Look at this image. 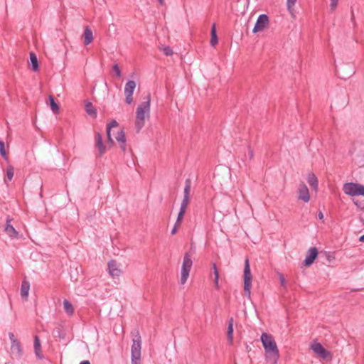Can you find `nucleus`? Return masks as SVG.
Masks as SVG:
<instances>
[{
    "instance_id": "obj_1",
    "label": "nucleus",
    "mask_w": 364,
    "mask_h": 364,
    "mask_svg": "<svg viewBox=\"0 0 364 364\" xmlns=\"http://www.w3.org/2000/svg\"><path fill=\"white\" fill-rule=\"evenodd\" d=\"M260 339L265 351L267 360L271 364H277L279 351L274 337L271 334L263 333Z\"/></svg>"
},
{
    "instance_id": "obj_2",
    "label": "nucleus",
    "mask_w": 364,
    "mask_h": 364,
    "mask_svg": "<svg viewBox=\"0 0 364 364\" xmlns=\"http://www.w3.org/2000/svg\"><path fill=\"white\" fill-rule=\"evenodd\" d=\"M151 97L148 95L146 101L140 103L136 110L135 129L139 132L145 124V119L150 117Z\"/></svg>"
},
{
    "instance_id": "obj_3",
    "label": "nucleus",
    "mask_w": 364,
    "mask_h": 364,
    "mask_svg": "<svg viewBox=\"0 0 364 364\" xmlns=\"http://www.w3.org/2000/svg\"><path fill=\"white\" fill-rule=\"evenodd\" d=\"M141 339L139 332H136L132 340L131 348L132 364H140L141 361Z\"/></svg>"
},
{
    "instance_id": "obj_4",
    "label": "nucleus",
    "mask_w": 364,
    "mask_h": 364,
    "mask_svg": "<svg viewBox=\"0 0 364 364\" xmlns=\"http://www.w3.org/2000/svg\"><path fill=\"white\" fill-rule=\"evenodd\" d=\"M193 265V261L191 259V255L188 253H185L183 259V264L181 269V279L180 283L181 284H184L188 277L189 273Z\"/></svg>"
},
{
    "instance_id": "obj_5",
    "label": "nucleus",
    "mask_w": 364,
    "mask_h": 364,
    "mask_svg": "<svg viewBox=\"0 0 364 364\" xmlns=\"http://www.w3.org/2000/svg\"><path fill=\"white\" fill-rule=\"evenodd\" d=\"M11 341V355L16 359H21L23 355V350L19 341L15 337L12 332L9 333Z\"/></svg>"
},
{
    "instance_id": "obj_6",
    "label": "nucleus",
    "mask_w": 364,
    "mask_h": 364,
    "mask_svg": "<svg viewBox=\"0 0 364 364\" xmlns=\"http://www.w3.org/2000/svg\"><path fill=\"white\" fill-rule=\"evenodd\" d=\"M343 191L346 195L350 196H364V186L358 183H346Z\"/></svg>"
},
{
    "instance_id": "obj_7",
    "label": "nucleus",
    "mask_w": 364,
    "mask_h": 364,
    "mask_svg": "<svg viewBox=\"0 0 364 364\" xmlns=\"http://www.w3.org/2000/svg\"><path fill=\"white\" fill-rule=\"evenodd\" d=\"M252 280V277L249 259L247 258L245 262L244 267V291L247 297H250L251 295Z\"/></svg>"
},
{
    "instance_id": "obj_8",
    "label": "nucleus",
    "mask_w": 364,
    "mask_h": 364,
    "mask_svg": "<svg viewBox=\"0 0 364 364\" xmlns=\"http://www.w3.org/2000/svg\"><path fill=\"white\" fill-rule=\"evenodd\" d=\"M191 182L190 179H186L185 182V187H184V191H183V198L182 200V202L181 203V208L180 209L186 210L187 207L190 202V191H191Z\"/></svg>"
},
{
    "instance_id": "obj_9",
    "label": "nucleus",
    "mask_w": 364,
    "mask_h": 364,
    "mask_svg": "<svg viewBox=\"0 0 364 364\" xmlns=\"http://www.w3.org/2000/svg\"><path fill=\"white\" fill-rule=\"evenodd\" d=\"M136 87V82L134 80H129L124 87L125 102L130 105L133 102V92Z\"/></svg>"
},
{
    "instance_id": "obj_10",
    "label": "nucleus",
    "mask_w": 364,
    "mask_h": 364,
    "mask_svg": "<svg viewBox=\"0 0 364 364\" xmlns=\"http://www.w3.org/2000/svg\"><path fill=\"white\" fill-rule=\"evenodd\" d=\"M269 24V18L266 14H261L257 18L253 28V32L257 33L263 31Z\"/></svg>"
},
{
    "instance_id": "obj_11",
    "label": "nucleus",
    "mask_w": 364,
    "mask_h": 364,
    "mask_svg": "<svg viewBox=\"0 0 364 364\" xmlns=\"http://www.w3.org/2000/svg\"><path fill=\"white\" fill-rule=\"evenodd\" d=\"M107 269L109 274L113 279L118 278L122 274V270L119 268L115 260H110L107 264Z\"/></svg>"
},
{
    "instance_id": "obj_12",
    "label": "nucleus",
    "mask_w": 364,
    "mask_h": 364,
    "mask_svg": "<svg viewBox=\"0 0 364 364\" xmlns=\"http://www.w3.org/2000/svg\"><path fill=\"white\" fill-rule=\"evenodd\" d=\"M298 193H299V196H298L299 200H303L305 203H307L309 201V200H310L309 191L307 186L304 183H302L299 185V189H298Z\"/></svg>"
},
{
    "instance_id": "obj_13",
    "label": "nucleus",
    "mask_w": 364,
    "mask_h": 364,
    "mask_svg": "<svg viewBox=\"0 0 364 364\" xmlns=\"http://www.w3.org/2000/svg\"><path fill=\"white\" fill-rule=\"evenodd\" d=\"M311 349L315 353L318 355L323 359H326L329 356V352L326 350L319 343H315L311 346Z\"/></svg>"
},
{
    "instance_id": "obj_14",
    "label": "nucleus",
    "mask_w": 364,
    "mask_h": 364,
    "mask_svg": "<svg viewBox=\"0 0 364 364\" xmlns=\"http://www.w3.org/2000/svg\"><path fill=\"white\" fill-rule=\"evenodd\" d=\"M11 219L8 218L6 219V225L4 231L11 238H19V233L10 224Z\"/></svg>"
},
{
    "instance_id": "obj_15",
    "label": "nucleus",
    "mask_w": 364,
    "mask_h": 364,
    "mask_svg": "<svg viewBox=\"0 0 364 364\" xmlns=\"http://www.w3.org/2000/svg\"><path fill=\"white\" fill-rule=\"evenodd\" d=\"M318 255V250L316 247H311L306 254L304 263L306 266L311 265Z\"/></svg>"
},
{
    "instance_id": "obj_16",
    "label": "nucleus",
    "mask_w": 364,
    "mask_h": 364,
    "mask_svg": "<svg viewBox=\"0 0 364 364\" xmlns=\"http://www.w3.org/2000/svg\"><path fill=\"white\" fill-rule=\"evenodd\" d=\"M33 348H34V353H35L36 357L40 360L43 359V355L41 353V344L40 338L38 336H34Z\"/></svg>"
},
{
    "instance_id": "obj_17",
    "label": "nucleus",
    "mask_w": 364,
    "mask_h": 364,
    "mask_svg": "<svg viewBox=\"0 0 364 364\" xmlns=\"http://www.w3.org/2000/svg\"><path fill=\"white\" fill-rule=\"evenodd\" d=\"M84 44L87 46L90 44L93 41V33L89 26H86L83 32Z\"/></svg>"
},
{
    "instance_id": "obj_18",
    "label": "nucleus",
    "mask_w": 364,
    "mask_h": 364,
    "mask_svg": "<svg viewBox=\"0 0 364 364\" xmlns=\"http://www.w3.org/2000/svg\"><path fill=\"white\" fill-rule=\"evenodd\" d=\"M95 146L98 148L99 156H102L105 153L106 149L103 145L102 136L99 133L95 136Z\"/></svg>"
},
{
    "instance_id": "obj_19",
    "label": "nucleus",
    "mask_w": 364,
    "mask_h": 364,
    "mask_svg": "<svg viewBox=\"0 0 364 364\" xmlns=\"http://www.w3.org/2000/svg\"><path fill=\"white\" fill-rule=\"evenodd\" d=\"M233 323L234 320L233 318H230L228 320V331H227V336H228V340L230 344L232 343L233 340Z\"/></svg>"
},
{
    "instance_id": "obj_20",
    "label": "nucleus",
    "mask_w": 364,
    "mask_h": 364,
    "mask_svg": "<svg viewBox=\"0 0 364 364\" xmlns=\"http://www.w3.org/2000/svg\"><path fill=\"white\" fill-rule=\"evenodd\" d=\"M307 181L309 186L314 190H317L318 188V179L316 175L313 173H310L308 174Z\"/></svg>"
},
{
    "instance_id": "obj_21",
    "label": "nucleus",
    "mask_w": 364,
    "mask_h": 364,
    "mask_svg": "<svg viewBox=\"0 0 364 364\" xmlns=\"http://www.w3.org/2000/svg\"><path fill=\"white\" fill-rule=\"evenodd\" d=\"M116 140L120 144V147L123 151H125L126 149V145H125V135L122 130L119 131L117 134V136H115Z\"/></svg>"
},
{
    "instance_id": "obj_22",
    "label": "nucleus",
    "mask_w": 364,
    "mask_h": 364,
    "mask_svg": "<svg viewBox=\"0 0 364 364\" xmlns=\"http://www.w3.org/2000/svg\"><path fill=\"white\" fill-rule=\"evenodd\" d=\"M118 127V122L116 120L111 121L107 126V138L108 140L110 141L111 144H113V139L111 136V129L114 127Z\"/></svg>"
},
{
    "instance_id": "obj_23",
    "label": "nucleus",
    "mask_w": 364,
    "mask_h": 364,
    "mask_svg": "<svg viewBox=\"0 0 364 364\" xmlns=\"http://www.w3.org/2000/svg\"><path fill=\"white\" fill-rule=\"evenodd\" d=\"M30 289V284L28 282H23L21 287V295L23 298L27 299Z\"/></svg>"
},
{
    "instance_id": "obj_24",
    "label": "nucleus",
    "mask_w": 364,
    "mask_h": 364,
    "mask_svg": "<svg viewBox=\"0 0 364 364\" xmlns=\"http://www.w3.org/2000/svg\"><path fill=\"white\" fill-rule=\"evenodd\" d=\"M63 307H64V310L67 313V314L73 315V314L74 312V309H73L72 304L69 301H68L66 299L64 300Z\"/></svg>"
},
{
    "instance_id": "obj_25",
    "label": "nucleus",
    "mask_w": 364,
    "mask_h": 364,
    "mask_svg": "<svg viewBox=\"0 0 364 364\" xmlns=\"http://www.w3.org/2000/svg\"><path fill=\"white\" fill-rule=\"evenodd\" d=\"M30 60L32 65L33 70L34 71L38 70V62L37 57L35 53H30Z\"/></svg>"
},
{
    "instance_id": "obj_26",
    "label": "nucleus",
    "mask_w": 364,
    "mask_h": 364,
    "mask_svg": "<svg viewBox=\"0 0 364 364\" xmlns=\"http://www.w3.org/2000/svg\"><path fill=\"white\" fill-rule=\"evenodd\" d=\"M85 110H86V112L89 114V115H91V116H96L97 114V110L96 109L93 107L92 104L91 102H87L85 104Z\"/></svg>"
},
{
    "instance_id": "obj_27",
    "label": "nucleus",
    "mask_w": 364,
    "mask_h": 364,
    "mask_svg": "<svg viewBox=\"0 0 364 364\" xmlns=\"http://www.w3.org/2000/svg\"><path fill=\"white\" fill-rule=\"evenodd\" d=\"M218 37H217L216 31H215V25L213 24V26H212V28H211L210 45L212 46H215L218 43Z\"/></svg>"
},
{
    "instance_id": "obj_28",
    "label": "nucleus",
    "mask_w": 364,
    "mask_h": 364,
    "mask_svg": "<svg viewBox=\"0 0 364 364\" xmlns=\"http://www.w3.org/2000/svg\"><path fill=\"white\" fill-rule=\"evenodd\" d=\"M49 102H50V109L51 110L54 112V113H57L59 111V107L58 105H57V103L55 102V100L53 98V96L50 95L49 96Z\"/></svg>"
},
{
    "instance_id": "obj_29",
    "label": "nucleus",
    "mask_w": 364,
    "mask_h": 364,
    "mask_svg": "<svg viewBox=\"0 0 364 364\" xmlns=\"http://www.w3.org/2000/svg\"><path fill=\"white\" fill-rule=\"evenodd\" d=\"M159 49L166 56H170L173 54V50L170 46H161L159 47Z\"/></svg>"
},
{
    "instance_id": "obj_30",
    "label": "nucleus",
    "mask_w": 364,
    "mask_h": 364,
    "mask_svg": "<svg viewBox=\"0 0 364 364\" xmlns=\"http://www.w3.org/2000/svg\"><path fill=\"white\" fill-rule=\"evenodd\" d=\"M186 210L180 209L179 213L178 214V217L176 222V225H180L183 221L184 214Z\"/></svg>"
},
{
    "instance_id": "obj_31",
    "label": "nucleus",
    "mask_w": 364,
    "mask_h": 364,
    "mask_svg": "<svg viewBox=\"0 0 364 364\" xmlns=\"http://www.w3.org/2000/svg\"><path fill=\"white\" fill-rule=\"evenodd\" d=\"M213 272H214V276H215L214 282H215V287L217 288H218L219 273H218V270L217 269L215 264H213Z\"/></svg>"
},
{
    "instance_id": "obj_32",
    "label": "nucleus",
    "mask_w": 364,
    "mask_h": 364,
    "mask_svg": "<svg viewBox=\"0 0 364 364\" xmlns=\"http://www.w3.org/2000/svg\"><path fill=\"white\" fill-rule=\"evenodd\" d=\"M0 154L5 160L8 159V156L5 150L4 143L1 140H0Z\"/></svg>"
},
{
    "instance_id": "obj_33",
    "label": "nucleus",
    "mask_w": 364,
    "mask_h": 364,
    "mask_svg": "<svg viewBox=\"0 0 364 364\" xmlns=\"http://www.w3.org/2000/svg\"><path fill=\"white\" fill-rule=\"evenodd\" d=\"M14 174V168L9 166L6 169V177L8 181H11Z\"/></svg>"
},
{
    "instance_id": "obj_34",
    "label": "nucleus",
    "mask_w": 364,
    "mask_h": 364,
    "mask_svg": "<svg viewBox=\"0 0 364 364\" xmlns=\"http://www.w3.org/2000/svg\"><path fill=\"white\" fill-rule=\"evenodd\" d=\"M297 0H287V7L289 12H292L294 6H295Z\"/></svg>"
},
{
    "instance_id": "obj_35",
    "label": "nucleus",
    "mask_w": 364,
    "mask_h": 364,
    "mask_svg": "<svg viewBox=\"0 0 364 364\" xmlns=\"http://www.w3.org/2000/svg\"><path fill=\"white\" fill-rule=\"evenodd\" d=\"M279 278L281 286L282 287H284V289H286L287 284H286V279L284 278V276L282 273H279Z\"/></svg>"
},
{
    "instance_id": "obj_36",
    "label": "nucleus",
    "mask_w": 364,
    "mask_h": 364,
    "mask_svg": "<svg viewBox=\"0 0 364 364\" xmlns=\"http://www.w3.org/2000/svg\"><path fill=\"white\" fill-rule=\"evenodd\" d=\"M114 72L115 73L116 75L118 77H120L122 76V73H121V70L119 68V65L118 64H114L113 65V68H112Z\"/></svg>"
},
{
    "instance_id": "obj_37",
    "label": "nucleus",
    "mask_w": 364,
    "mask_h": 364,
    "mask_svg": "<svg viewBox=\"0 0 364 364\" xmlns=\"http://www.w3.org/2000/svg\"><path fill=\"white\" fill-rule=\"evenodd\" d=\"M338 0H331L330 9L332 11H333L336 9L338 6Z\"/></svg>"
},
{
    "instance_id": "obj_38",
    "label": "nucleus",
    "mask_w": 364,
    "mask_h": 364,
    "mask_svg": "<svg viewBox=\"0 0 364 364\" xmlns=\"http://www.w3.org/2000/svg\"><path fill=\"white\" fill-rule=\"evenodd\" d=\"M354 204L360 209L364 210V200L359 201V200H354Z\"/></svg>"
},
{
    "instance_id": "obj_39",
    "label": "nucleus",
    "mask_w": 364,
    "mask_h": 364,
    "mask_svg": "<svg viewBox=\"0 0 364 364\" xmlns=\"http://www.w3.org/2000/svg\"><path fill=\"white\" fill-rule=\"evenodd\" d=\"M247 150H248L247 156H248L250 160H252L253 159V157H254L253 150L250 147H248Z\"/></svg>"
},
{
    "instance_id": "obj_40",
    "label": "nucleus",
    "mask_w": 364,
    "mask_h": 364,
    "mask_svg": "<svg viewBox=\"0 0 364 364\" xmlns=\"http://www.w3.org/2000/svg\"><path fill=\"white\" fill-rule=\"evenodd\" d=\"M177 226L178 225H176V224L174 225L173 229L171 230V234L172 235L176 234V232H177Z\"/></svg>"
},
{
    "instance_id": "obj_41",
    "label": "nucleus",
    "mask_w": 364,
    "mask_h": 364,
    "mask_svg": "<svg viewBox=\"0 0 364 364\" xmlns=\"http://www.w3.org/2000/svg\"><path fill=\"white\" fill-rule=\"evenodd\" d=\"M318 218L320 219V220H323V214L321 211H319L318 213Z\"/></svg>"
},
{
    "instance_id": "obj_42",
    "label": "nucleus",
    "mask_w": 364,
    "mask_h": 364,
    "mask_svg": "<svg viewBox=\"0 0 364 364\" xmlns=\"http://www.w3.org/2000/svg\"><path fill=\"white\" fill-rule=\"evenodd\" d=\"M80 364H90V363L88 360H83Z\"/></svg>"
},
{
    "instance_id": "obj_43",
    "label": "nucleus",
    "mask_w": 364,
    "mask_h": 364,
    "mask_svg": "<svg viewBox=\"0 0 364 364\" xmlns=\"http://www.w3.org/2000/svg\"><path fill=\"white\" fill-rule=\"evenodd\" d=\"M359 240L360 242H364V234L362 236L360 237Z\"/></svg>"
},
{
    "instance_id": "obj_44",
    "label": "nucleus",
    "mask_w": 364,
    "mask_h": 364,
    "mask_svg": "<svg viewBox=\"0 0 364 364\" xmlns=\"http://www.w3.org/2000/svg\"><path fill=\"white\" fill-rule=\"evenodd\" d=\"M158 1H159V4L160 5H163V4H164V0H158Z\"/></svg>"
}]
</instances>
